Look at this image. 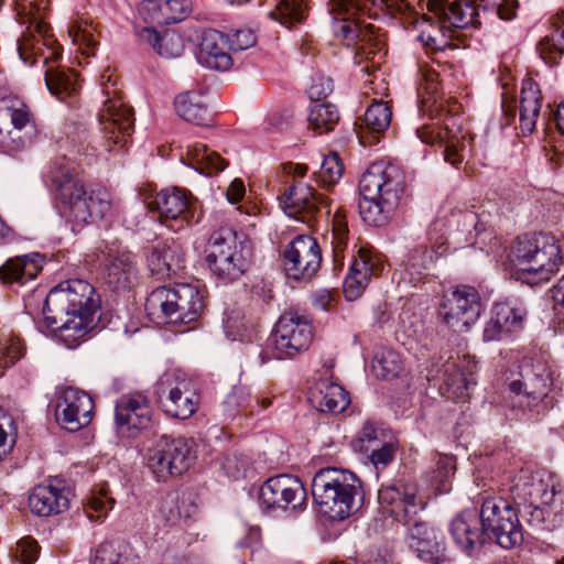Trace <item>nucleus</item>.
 <instances>
[{
    "label": "nucleus",
    "mask_w": 564,
    "mask_h": 564,
    "mask_svg": "<svg viewBox=\"0 0 564 564\" xmlns=\"http://www.w3.org/2000/svg\"><path fill=\"white\" fill-rule=\"evenodd\" d=\"M308 123L317 133L323 134L333 131L339 121V112L330 102H314L308 112Z\"/></svg>",
    "instance_id": "c03bdc74"
},
{
    "label": "nucleus",
    "mask_w": 564,
    "mask_h": 564,
    "mask_svg": "<svg viewBox=\"0 0 564 564\" xmlns=\"http://www.w3.org/2000/svg\"><path fill=\"white\" fill-rule=\"evenodd\" d=\"M37 134V129L0 126V150L10 154L29 147Z\"/></svg>",
    "instance_id": "a18cd8bd"
},
{
    "label": "nucleus",
    "mask_w": 564,
    "mask_h": 564,
    "mask_svg": "<svg viewBox=\"0 0 564 564\" xmlns=\"http://www.w3.org/2000/svg\"><path fill=\"white\" fill-rule=\"evenodd\" d=\"M348 224L345 212L337 207L332 218V229L325 235V240L329 241L333 250V260L335 269L344 264V251L348 246Z\"/></svg>",
    "instance_id": "79ce46f5"
},
{
    "label": "nucleus",
    "mask_w": 564,
    "mask_h": 564,
    "mask_svg": "<svg viewBox=\"0 0 564 564\" xmlns=\"http://www.w3.org/2000/svg\"><path fill=\"white\" fill-rule=\"evenodd\" d=\"M373 267L371 257L364 250H359L344 282V293L348 301H354L361 295L373 273Z\"/></svg>",
    "instance_id": "473e14b6"
},
{
    "label": "nucleus",
    "mask_w": 564,
    "mask_h": 564,
    "mask_svg": "<svg viewBox=\"0 0 564 564\" xmlns=\"http://www.w3.org/2000/svg\"><path fill=\"white\" fill-rule=\"evenodd\" d=\"M74 44L78 45L82 54L90 56L95 54L97 41L90 24L83 21L75 22L68 30Z\"/></svg>",
    "instance_id": "6e6d98bb"
},
{
    "label": "nucleus",
    "mask_w": 564,
    "mask_h": 564,
    "mask_svg": "<svg viewBox=\"0 0 564 564\" xmlns=\"http://www.w3.org/2000/svg\"><path fill=\"white\" fill-rule=\"evenodd\" d=\"M321 262L319 245L308 235L296 236L283 251V269L289 279L311 280L318 271Z\"/></svg>",
    "instance_id": "dca6fc26"
},
{
    "label": "nucleus",
    "mask_w": 564,
    "mask_h": 564,
    "mask_svg": "<svg viewBox=\"0 0 564 564\" xmlns=\"http://www.w3.org/2000/svg\"><path fill=\"white\" fill-rule=\"evenodd\" d=\"M91 564H141V561L129 543L107 541L99 545Z\"/></svg>",
    "instance_id": "ea45409f"
},
{
    "label": "nucleus",
    "mask_w": 564,
    "mask_h": 564,
    "mask_svg": "<svg viewBox=\"0 0 564 564\" xmlns=\"http://www.w3.org/2000/svg\"><path fill=\"white\" fill-rule=\"evenodd\" d=\"M508 259L519 272L536 275L539 280H549L562 263L558 241L554 236L542 232L518 237Z\"/></svg>",
    "instance_id": "6e6552de"
},
{
    "label": "nucleus",
    "mask_w": 564,
    "mask_h": 564,
    "mask_svg": "<svg viewBox=\"0 0 564 564\" xmlns=\"http://www.w3.org/2000/svg\"><path fill=\"white\" fill-rule=\"evenodd\" d=\"M519 379L509 384L506 405L518 416L531 411L549 393L553 383L552 371L541 360L524 358L519 366Z\"/></svg>",
    "instance_id": "9d476101"
},
{
    "label": "nucleus",
    "mask_w": 564,
    "mask_h": 564,
    "mask_svg": "<svg viewBox=\"0 0 564 564\" xmlns=\"http://www.w3.org/2000/svg\"><path fill=\"white\" fill-rule=\"evenodd\" d=\"M178 223L186 226L198 224L203 212L198 199L187 189L178 187Z\"/></svg>",
    "instance_id": "864d4df0"
},
{
    "label": "nucleus",
    "mask_w": 564,
    "mask_h": 564,
    "mask_svg": "<svg viewBox=\"0 0 564 564\" xmlns=\"http://www.w3.org/2000/svg\"><path fill=\"white\" fill-rule=\"evenodd\" d=\"M228 45V36L225 33L208 29L203 42H200V51H198L196 59L210 69L229 70L234 61L229 54Z\"/></svg>",
    "instance_id": "b1692460"
},
{
    "label": "nucleus",
    "mask_w": 564,
    "mask_h": 564,
    "mask_svg": "<svg viewBox=\"0 0 564 564\" xmlns=\"http://www.w3.org/2000/svg\"><path fill=\"white\" fill-rule=\"evenodd\" d=\"M93 414L94 401L89 394L75 388L63 390L57 400L55 416L65 430L79 431L91 422Z\"/></svg>",
    "instance_id": "aec40b11"
},
{
    "label": "nucleus",
    "mask_w": 564,
    "mask_h": 564,
    "mask_svg": "<svg viewBox=\"0 0 564 564\" xmlns=\"http://www.w3.org/2000/svg\"><path fill=\"white\" fill-rule=\"evenodd\" d=\"M449 532L456 545L468 554L479 550L487 538L473 511H465L456 517L451 523Z\"/></svg>",
    "instance_id": "393cba45"
},
{
    "label": "nucleus",
    "mask_w": 564,
    "mask_h": 564,
    "mask_svg": "<svg viewBox=\"0 0 564 564\" xmlns=\"http://www.w3.org/2000/svg\"><path fill=\"white\" fill-rule=\"evenodd\" d=\"M148 208L152 213L159 214V220L167 227H173L176 220V187L162 189L153 199L149 200Z\"/></svg>",
    "instance_id": "49530a36"
},
{
    "label": "nucleus",
    "mask_w": 564,
    "mask_h": 564,
    "mask_svg": "<svg viewBox=\"0 0 564 564\" xmlns=\"http://www.w3.org/2000/svg\"><path fill=\"white\" fill-rule=\"evenodd\" d=\"M444 322L454 332H467L481 313V301L474 286L459 285L445 296L441 311Z\"/></svg>",
    "instance_id": "2eb2a0df"
},
{
    "label": "nucleus",
    "mask_w": 564,
    "mask_h": 564,
    "mask_svg": "<svg viewBox=\"0 0 564 564\" xmlns=\"http://www.w3.org/2000/svg\"><path fill=\"white\" fill-rule=\"evenodd\" d=\"M251 402L250 391L245 387H235L225 400V406L230 416L236 415V410L246 409Z\"/></svg>",
    "instance_id": "69168bd1"
},
{
    "label": "nucleus",
    "mask_w": 564,
    "mask_h": 564,
    "mask_svg": "<svg viewBox=\"0 0 564 564\" xmlns=\"http://www.w3.org/2000/svg\"><path fill=\"white\" fill-rule=\"evenodd\" d=\"M313 339L312 325L294 314L282 315L274 328L273 345L278 359L292 358L306 350Z\"/></svg>",
    "instance_id": "6ab92c4d"
},
{
    "label": "nucleus",
    "mask_w": 564,
    "mask_h": 564,
    "mask_svg": "<svg viewBox=\"0 0 564 564\" xmlns=\"http://www.w3.org/2000/svg\"><path fill=\"white\" fill-rule=\"evenodd\" d=\"M371 368L377 378L389 380L399 376L402 370V360L399 352L382 349L376 354Z\"/></svg>",
    "instance_id": "09e8293b"
},
{
    "label": "nucleus",
    "mask_w": 564,
    "mask_h": 564,
    "mask_svg": "<svg viewBox=\"0 0 564 564\" xmlns=\"http://www.w3.org/2000/svg\"><path fill=\"white\" fill-rule=\"evenodd\" d=\"M176 455V444L173 438L163 435L150 451L148 465L158 480H165L173 475V463Z\"/></svg>",
    "instance_id": "4c0bfd02"
},
{
    "label": "nucleus",
    "mask_w": 564,
    "mask_h": 564,
    "mask_svg": "<svg viewBox=\"0 0 564 564\" xmlns=\"http://www.w3.org/2000/svg\"><path fill=\"white\" fill-rule=\"evenodd\" d=\"M100 307V296L87 281L74 279L61 282L46 295L43 314L48 327L58 330V338L75 348L94 328V316Z\"/></svg>",
    "instance_id": "f257e3e1"
},
{
    "label": "nucleus",
    "mask_w": 564,
    "mask_h": 564,
    "mask_svg": "<svg viewBox=\"0 0 564 564\" xmlns=\"http://www.w3.org/2000/svg\"><path fill=\"white\" fill-rule=\"evenodd\" d=\"M359 214L371 226L384 225L399 207L405 193V176L394 164L372 163L359 181Z\"/></svg>",
    "instance_id": "f03ea898"
},
{
    "label": "nucleus",
    "mask_w": 564,
    "mask_h": 564,
    "mask_svg": "<svg viewBox=\"0 0 564 564\" xmlns=\"http://www.w3.org/2000/svg\"><path fill=\"white\" fill-rule=\"evenodd\" d=\"M454 458L447 455H440L436 459V468L433 470L432 479L440 485L443 491L448 490L451 477L454 475Z\"/></svg>",
    "instance_id": "680f3d73"
},
{
    "label": "nucleus",
    "mask_w": 564,
    "mask_h": 564,
    "mask_svg": "<svg viewBox=\"0 0 564 564\" xmlns=\"http://www.w3.org/2000/svg\"><path fill=\"white\" fill-rule=\"evenodd\" d=\"M408 527L410 547L424 562L438 564L444 558V538L429 522L417 520L416 517Z\"/></svg>",
    "instance_id": "5701e85b"
},
{
    "label": "nucleus",
    "mask_w": 564,
    "mask_h": 564,
    "mask_svg": "<svg viewBox=\"0 0 564 564\" xmlns=\"http://www.w3.org/2000/svg\"><path fill=\"white\" fill-rule=\"evenodd\" d=\"M442 373L441 393L448 399L464 398L473 383L471 370L466 369V361L448 360L443 365Z\"/></svg>",
    "instance_id": "7c9ffc66"
},
{
    "label": "nucleus",
    "mask_w": 564,
    "mask_h": 564,
    "mask_svg": "<svg viewBox=\"0 0 564 564\" xmlns=\"http://www.w3.org/2000/svg\"><path fill=\"white\" fill-rule=\"evenodd\" d=\"M260 506L267 513L297 512L306 503V489L302 481L290 474L267 479L259 490Z\"/></svg>",
    "instance_id": "ddd939ff"
},
{
    "label": "nucleus",
    "mask_w": 564,
    "mask_h": 564,
    "mask_svg": "<svg viewBox=\"0 0 564 564\" xmlns=\"http://www.w3.org/2000/svg\"><path fill=\"white\" fill-rule=\"evenodd\" d=\"M310 400L321 412L340 413L350 403L348 392L339 384L319 380L311 391Z\"/></svg>",
    "instance_id": "cd10ccee"
},
{
    "label": "nucleus",
    "mask_w": 564,
    "mask_h": 564,
    "mask_svg": "<svg viewBox=\"0 0 564 564\" xmlns=\"http://www.w3.org/2000/svg\"><path fill=\"white\" fill-rule=\"evenodd\" d=\"M491 313L499 317L502 324L512 332L522 328V323L527 316V310L517 301L498 302L494 305Z\"/></svg>",
    "instance_id": "8fccbe9b"
},
{
    "label": "nucleus",
    "mask_w": 564,
    "mask_h": 564,
    "mask_svg": "<svg viewBox=\"0 0 564 564\" xmlns=\"http://www.w3.org/2000/svg\"><path fill=\"white\" fill-rule=\"evenodd\" d=\"M343 172L344 167L338 154L332 153L324 158L318 171V178L325 185H334L339 181Z\"/></svg>",
    "instance_id": "052dcab7"
},
{
    "label": "nucleus",
    "mask_w": 564,
    "mask_h": 564,
    "mask_svg": "<svg viewBox=\"0 0 564 564\" xmlns=\"http://www.w3.org/2000/svg\"><path fill=\"white\" fill-rule=\"evenodd\" d=\"M152 421V406L141 392L122 394L116 402L115 423L122 437H137Z\"/></svg>",
    "instance_id": "a211bd4d"
},
{
    "label": "nucleus",
    "mask_w": 564,
    "mask_h": 564,
    "mask_svg": "<svg viewBox=\"0 0 564 564\" xmlns=\"http://www.w3.org/2000/svg\"><path fill=\"white\" fill-rule=\"evenodd\" d=\"M250 1L251 0H226L227 3L232 6H241ZM268 2L269 0H259L258 4L264 6ZM270 2L273 9L269 11V18L286 28L301 23L305 18L304 0H270Z\"/></svg>",
    "instance_id": "72a5a7b5"
},
{
    "label": "nucleus",
    "mask_w": 564,
    "mask_h": 564,
    "mask_svg": "<svg viewBox=\"0 0 564 564\" xmlns=\"http://www.w3.org/2000/svg\"><path fill=\"white\" fill-rule=\"evenodd\" d=\"M529 499L550 509L554 517L564 513V488L553 479L544 481L543 479L532 480L525 484L523 490Z\"/></svg>",
    "instance_id": "c756f323"
},
{
    "label": "nucleus",
    "mask_w": 564,
    "mask_h": 564,
    "mask_svg": "<svg viewBox=\"0 0 564 564\" xmlns=\"http://www.w3.org/2000/svg\"><path fill=\"white\" fill-rule=\"evenodd\" d=\"M206 30L199 25H185L182 28L181 40L182 48L188 50L197 58L198 51H200V42L205 37Z\"/></svg>",
    "instance_id": "e2e57ef3"
},
{
    "label": "nucleus",
    "mask_w": 564,
    "mask_h": 564,
    "mask_svg": "<svg viewBox=\"0 0 564 564\" xmlns=\"http://www.w3.org/2000/svg\"><path fill=\"white\" fill-rule=\"evenodd\" d=\"M431 17L422 22L417 40L426 51H443L451 45L456 29L478 26L477 2L430 0Z\"/></svg>",
    "instance_id": "423d86ee"
},
{
    "label": "nucleus",
    "mask_w": 564,
    "mask_h": 564,
    "mask_svg": "<svg viewBox=\"0 0 564 564\" xmlns=\"http://www.w3.org/2000/svg\"><path fill=\"white\" fill-rule=\"evenodd\" d=\"M479 516L489 540H495L503 549H512L522 543L523 533L518 513L506 499L484 498Z\"/></svg>",
    "instance_id": "f8f14e48"
},
{
    "label": "nucleus",
    "mask_w": 564,
    "mask_h": 564,
    "mask_svg": "<svg viewBox=\"0 0 564 564\" xmlns=\"http://www.w3.org/2000/svg\"><path fill=\"white\" fill-rule=\"evenodd\" d=\"M312 495L319 511L338 521L355 513L364 501L360 479L349 470L332 467L315 474Z\"/></svg>",
    "instance_id": "20e7f679"
},
{
    "label": "nucleus",
    "mask_w": 564,
    "mask_h": 564,
    "mask_svg": "<svg viewBox=\"0 0 564 564\" xmlns=\"http://www.w3.org/2000/svg\"><path fill=\"white\" fill-rule=\"evenodd\" d=\"M39 550L40 546L34 539L30 536L23 538L17 543L15 558L21 564H33L37 560Z\"/></svg>",
    "instance_id": "338daca9"
},
{
    "label": "nucleus",
    "mask_w": 564,
    "mask_h": 564,
    "mask_svg": "<svg viewBox=\"0 0 564 564\" xmlns=\"http://www.w3.org/2000/svg\"><path fill=\"white\" fill-rule=\"evenodd\" d=\"M176 371L170 370L164 372L158 383H156V393L159 397V402L164 409L165 413L170 414L172 417L176 416V412L169 409L166 402L174 403L176 399Z\"/></svg>",
    "instance_id": "13d9d810"
},
{
    "label": "nucleus",
    "mask_w": 564,
    "mask_h": 564,
    "mask_svg": "<svg viewBox=\"0 0 564 564\" xmlns=\"http://www.w3.org/2000/svg\"><path fill=\"white\" fill-rule=\"evenodd\" d=\"M69 492L58 485L36 486L29 497V506L34 514L50 517L66 511L69 507Z\"/></svg>",
    "instance_id": "a878e982"
},
{
    "label": "nucleus",
    "mask_w": 564,
    "mask_h": 564,
    "mask_svg": "<svg viewBox=\"0 0 564 564\" xmlns=\"http://www.w3.org/2000/svg\"><path fill=\"white\" fill-rule=\"evenodd\" d=\"M45 83L51 94L61 100L72 96L77 90L75 74L47 67L45 70Z\"/></svg>",
    "instance_id": "de8ad7c7"
},
{
    "label": "nucleus",
    "mask_w": 564,
    "mask_h": 564,
    "mask_svg": "<svg viewBox=\"0 0 564 564\" xmlns=\"http://www.w3.org/2000/svg\"><path fill=\"white\" fill-rule=\"evenodd\" d=\"M173 259L172 252L154 251L149 258V267L153 274L160 279L170 276L172 272L170 260Z\"/></svg>",
    "instance_id": "774afa93"
},
{
    "label": "nucleus",
    "mask_w": 564,
    "mask_h": 564,
    "mask_svg": "<svg viewBox=\"0 0 564 564\" xmlns=\"http://www.w3.org/2000/svg\"><path fill=\"white\" fill-rule=\"evenodd\" d=\"M206 290L198 280L178 282V323H196L205 308Z\"/></svg>",
    "instance_id": "bb28decb"
},
{
    "label": "nucleus",
    "mask_w": 564,
    "mask_h": 564,
    "mask_svg": "<svg viewBox=\"0 0 564 564\" xmlns=\"http://www.w3.org/2000/svg\"><path fill=\"white\" fill-rule=\"evenodd\" d=\"M17 17L26 33L18 41V52L21 59L29 65L36 63L41 56L43 63L59 58V47L51 33V28L44 22L50 11V0H14Z\"/></svg>",
    "instance_id": "0eeeda50"
},
{
    "label": "nucleus",
    "mask_w": 564,
    "mask_h": 564,
    "mask_svg": "<svg viewBox=\"0 0 564 564\" xmlns=\"http://www.w3.org/2000/svg\"><path fill=\"white\" fill-rule=\"evenodd\" d=\"M104 93L108 98L99 113V122L108 151L116 147L123 148L133 130V112L130 107L117 97H110V89L106 85Z\"/></svg>",
    "instance_id": "4468645a"
},
{
    "label": "nucleus",
    "mask_w": 564,
    "mask_h": 564,
    "mask_svg": "<svg viewBox=\"0 0 564 564\" xmlns=\"http://www.w3.org/2000/svg\"><path fill=\"white\" fill-rule=\"evenodd\" d=\"M42 270L37 256H20L8 259L0 267V281L3 284L24 285Z\"/></svg>",
    "instance_id": "c85d7f7f"
},
{
    "label": "nucleus",
    "mask_w": 564,
    "mask_h": 564,
    "mask_svg": "<svg viewBox=\"0 0 564 564\" xmlns=\"http://www.w3.org/2000/svg\"><path fill=\"white\" fill-rule=\"evenodd\" d=\"M57 199L62 214L78 226L102 219L111 208L109 191L102 186L88 187L76 173L55 176Z\"/></svg>",
    "instance_id": "39448f33"
},
{
    "label": "nucleus",
    "mask_w": 564,
    "mask_h": 564,
    "mask_svg": "<svg viewBox=\"0 0 564 564\" xmlns=\"http://www.w3.org/2000/svg\"><path fill=\"white\" fill-rule=\"evenodd\" d=\"M25 354L24 343L17 336L0 339V377Z\"/></svg>",
    "instance_id": "5fc2aeb1"
},
{
    "label": "nucleus",
    "mask_w": 564,
    "mask_h": 564,
    "mask_svg": "<svg viewBox=\"0 0 564 564\" xmlns=\"http://www.w3.org/2000/svg\"><path fill=\"white\" fill-rule=\"evenodd\" d=\"M180 161L187 166L195 169L200 174L208 176L216 175L224 171L228 162L218 153L210 151L203 144H194L187 147V156L180 158Z\"/></svg>",
    "instance_id": "c9c22d12"
},
{
    "label": "nucleus",
    "mask_w": 564,
    "mask_h": 564,
    "mask_svg": "<svg viewBox=\"0 0 564 564\" xmlns=\"http://www.w3.org/2000/svg\"><path fill=\"white\" fill-rule=\"evenodd\" d=\"M391 117L392 111L387 102L375 101L367 108L364 121L369 132L379 134L389 128Z\"/></svg>",
    "instance_id": "3c124183"
},
{
    "label": "nucleus",
    "mask_w": 564,
    "mask_h": 564,
    "mask_svg": "<svg viewBox=\"0 0 564 564\" xmlns=\"http://www.w3.org/2000/svg\"><path fill=\"white\" fill-rule=\"evenodd\" d=\"M145 311L156 326L172 324V316L176 313V290L166 286L155 289L145 301Z\"/></svg>",
    "instance_id": "2f4dec72"
},
{
    "label": "nucleus",
    "mask_w": 564,
    "mask_h": 564,
    "mask_svg": "<svg viewBox=\"0 0 564 564\" xmlns=\"http://www.w3.org/2000/svg\"><path fill=\"white\" fill-rule=\"evenodd\" d=\"M434 262V251L426 246H419L411 250L404 260L405 270L411 275H421L429 270Z\"/></svg>",
    "instance_id": "4d7b16f0"
},
{
    "label": "nucleus",
    "mask_w": 564,
    "mask_h": 564,
    "mask_svg": "<svg viewBox=\"0 0 564 564\" xmlns=\"http://www.w3.org/2000/svg\"><path fill=\"white\" fill-rule=\"evenodd\" d=\"M137 279L134 257L121 252L106 265L105 281L115 290H128Z\"/></svg>",
    "instance_id": "f704fd0d"
},
{
    "label": "nucleus",
    "mask_w": 564,
    "mask_h": 564,
    "mask_svg": "<svg viewBox=\"0 0 564 564\" xmlns=\"http://www.w3.org/2000/svg\"><path fill=\"white\" fill-rule=\"evenodd\" d=\"M206 261L219 279L238 280L251 262V247L242 234L231 228H220L209 238Z\"/></svg>",
    "instance_id": "1a4fd4ad"
},
{
    "label": "nucleus",
    "mask_w": 564,
    "mask_h": 564,
    "mask_svg": "<svg viewBox=\"0 0 564 564\" xmlns=\"http://www.w3.org/2000/svg\"><path fill=\"white\" fill-rule=\"evenodd\" d=\"M436 89L435 74L426 75L425 84L419 88L422 98V111L429 112L430 118H436L438 122L423 124L416 129V133L422 142L443 147L444 160L453 166H458L470 151L469 133L464 131L458 119L451 116L443 108L442 102L433 97Z\"/></svg>",
    "instance_id": "7ed1b4c3"
},
{
    "label": "nucleus",
    "mask_w": 564,
    "mask_h": 564,
    "mask_svg": "<svg viewBox=\"0 0 564 564\" xmlns=\"http://www.w3.org/2000/svg\"><path fill=\"white\" fill-rule=\"evenodd\" d=\"M178 117L196 126H208L209 116L205 96L198 91H187L178 100Z\"/></svg>",
    "instance_id": "37998d69"
},
{
    "label": "nucleus",
    "mask_w": 564,
    "mask_h": 564,
    "mask_svg": "<svg viewBox=\"0 0 564 564\" xmlns=\"http://www.w3.org/2000/svg\"><path fill=\"white\" fill-rule=\"evenodd\" d=\"M280 205L288 216L310 226L322 208H326L327 215L332 212L329 200L303 182H294L288 186L280 196Z\"/></svg>",
    "instance_id": "f3484780"
},
{
    "label": "nucleus",
    "mask_w": 564,
    "mask_h": 564,
    "mask_svg": "<svg viewBox=\"0 0 564 564\" xmlns=\"http://www.w3.org/2000/svg\"><path fill=\"white\" fill-rule=\"evenodd\" d=\"M375 6L377 0H329L333 34L347 46L370 41L373 25L365 24L362 17H370Z\"/></svg>",
    "instance_id": "9b49d317"
},
{
    "label": "nucleus",
    "mask_w": 564,
    "mask_h": 564,
    "mask_svg": "<svg viewBox=\"0 0 564 564\" xmlns=\"http://www.w3.org/2000/svg\"><path fill=\"white\" fill-rule=\"evenodd\" d=\"M520 129L524 134L534 131L541 110V93L538 84L525 80L520 95Z\"/></svg>",
    "instance_id": "e433bc0d"
},
{
    "label": "nucleus",
    "mask_w": 564,
    "mask_h": 564,
    "mask_svg": "<svg viewBox=\"0 0 564 564\" xmlns=\"http://www.w3.org/2000/svg\"><path fill=\"white\" fill-rule=\"evenodd\" d=\"M0 126L22 127L25 130L36 129L34 116L29 106L15 97L0 100Z\"/></svg>",
    "instance_id": "58836bf2"
},
{
    "label": "nucleus",
    "mask_w": 564,
    "mask_h": 564,
    "mask_svg": "<svg viewBox=\"0 0 564 564\" xmlns=\"http://www.w3.org/2000/svg\"><path fill=\"white\" fill-rule=\"evenodd\" d=\"M180 456L178 474L188 470L196 462L197 444L194 438L178 440V457Z\"/></svg>",
    "instance_id": "0e129e2a"
},
{
    "label": "nucleus",
    "mask_w": 564,
    "mask_h": 564,
    "mask_svg": "<svg viewBox=\"0 0 564 564\" xmlns=\"http://www.w3.org/2000/svg\"><path fill=\"white\" fill-rule=\"evenodd\" d=\"M478 8L485 12H491L501 20H511L516 17L518 0H474Z\"/></svg>",
    "instance_id": "bf43d9fd"
},
{
    "label": "nucleus",
    "mask_w": 564,
    "mask_h": 564,
    "mask_svg": "<svg viewBox=\"0 0 564 564\" xmlns=\"http://www.w3.org/2000/svg\"><path fill=\"white\" fill-rule=\"evenodd\" d=\"M145 23H158L161 29L145 26L139 32L141 40L147 41L156 53L165 58L174 57V32L167 29L169 25L176 23L175 17H167L161 23L159 17L161 14V7L155 0H147L142 3L139 10Z\"/></svg>",
    "instance_id": "4be33fe9"
},
{
    "label": "nucleus",
    "mask_w": 564,
    "mask_h": 564,
    "mask_svg": "<svg viewBox=\"0 0 564 564\" xmlns=\"http://www.w3.org/2000/svg\"><path fill=\"white\" fill-rule=\"evenodd\" d=\"M378 500L381 508L403 525H409L423 510V503L416 499L415 488L403 484L382 486Z\"/></svg>",
    "instance_id": "412c9836"
},
{
    "label": "nucleus",
    "mask_w": 564,
    "mask_h": 564,
    "mask_svg": "<svg viewBox=\"0 0 564 564\" xmlns=\"http://www.w3.org/2000/svg\"><path fill=\"white\" fill-rule=\"evenodd\" d=\"M115 499L110 496L109 487L101 485L94 490L87 503V517L91 521H99L113 508Z\"/></svg>",
    "instance_id": "603ef678"
},
{
    "label": "nucleus",
    "mask_w": 564,
    "mask_h": 564,
    "mask_svg": "<svg viewBox=\"0 0 564 564\" xmlns=\"http://www.w3.org/2000/svg\"><path fill=\"white\" fill-rule=\"evenodd\" d=\"M554 30L538 43L540 57L550 65L558 63L564 53V12L557 13L552 22Z\"/></svg>",
    "instance_id": "a19ab883"
}]
</instances>
